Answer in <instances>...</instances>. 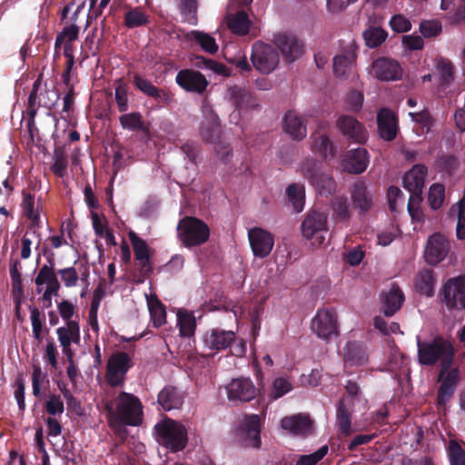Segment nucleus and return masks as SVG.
Segmentation results:
<instances>
[{"mask_svg":"<svg viewBox=\"0 0 465 465\" xmlns=\"http://www.w3.org/2000/svg\"><path fill=\"white\" fill-rule=\"evenodd\" d=\"M108 421L112 427L138 426L143 421V406L133 394L121 392L106 404Z\"/></svg>","mask_w":465,"mask_h":465,"instance_id":"1","label":"nucleus"},{"mask_svg":"<svg viewBox=\"0 0 465 465\" xmlns=\"http://www.w3.org/2000/svg\"><path fill=\"white\" fill-rule=\"evenodd\" d=\"M419 361L423 365H434L440 362L442 366H450L454 356L451 342L444 338L437 337L431 341H418Z\"/></svg>","mask_w":465,"mask_h":465,"instance_id":"2","label":"nucleus"},{"mask_svg":"<svg viewBox=\"0 0 465 465\" xmlns=\"http://www.w3.org/2000/svg\"><path fill=\"white\" fill-rule=\"evenodd\" d=\"M178 237L187 247L204 243L210 236V229L206 223L194 217H184L177 226Z\"/></svg>","mask_w":465,"mask_h":465,"instance_id":"3","label":"nucleus"},{"mask_svg":"<svg viewBox=\"0 0 465 465\" xmlns=\"http://www.w3.org/2000/svg\"><path fill=\"white\" fill-rule=\"evenodd\" d=\"M159 440L173 451L183 450L187 441L184 426L173 420L166 419L155 426Z\"/></svg>","mask_w":465,"mask_h":465,"instance_id":"4","label":"nucleus"},{"mask_svg":"<svg viewBox=\"0 0 465 465\" xmlns=\"http://www.w3.org/2000/svg\"><path fill=\"white\" fill-rule=\"evenodd\" d=\"M302 233L312 246H322L329 235L327 215L318 212L309 213L302 223Z\"/></svg>","mask_w":465,"mask_h":465,"instance_id":"5","label":"nucleus"},{"mask_svg":"<svg viewBox=\"0 0 465 465\" xmlns=\"http://www.w3.org/2000/svg\"><path fill=\"white\" fill-rule=\"evenodd\" d=\"M300 173L321 194L331 193L335 189V182L330 173L322 172L320 163L313 159L304 160Z\"/></svg>","mask_w":465,"mask_h":465,"instance_id":"6","label":"nucleus"},{"mask_svg":"<svg viewBox=\"0 0 465 465\" xmlns=\"http://www.w3.org/2000/svg\"><path fill=\"white\" fill-rule=\"evenodd\" d=\"M251 60L256 70L268 74L278 67L280 55L273 46L259 41L252 45Z\"/></svg>","mask_w":465,"mask_h":465,"instance_id":"7","label":"nucleus"},{"mask_svg":"<svg viewBox=\"0 0 465 465\" xmlns=\"http://www.w3.org/2000/svg\"><path fill=\"white\" fill-rule=\"evenodd\" d=\"M312 331L322 340L336 337L339 333L336 312L329 308L318 310L312 321Z\"/></svg>","mask_w":465,"mask_h":465,"instance_id":"8","label":"nucleus"},{"mask_svg":"<svg viewBox=\"0 0 465 465\" xmlns=\"http://www.w3.org/2000/svg\"><path fill=\"white\" fill-rule=\"evenodd\" d=\"M368 73L381 81H396L401 78L403 70L398 61L379 57L372 62Z\"/></svg>","mask_w":465,"mask_h":465,"instance_id":"9","label":"nucleus"},{"mask_svg":"<svg viewBox=\"0 0 465 465\" xmlns=\"http://www.w3.org/2000/svg\"><path fill=\"white\" fill-rule=\"evenodd\" d=\"M131 367V357L126 352L117 351L107 362L106 379L110 385L118 386L124 382L126 372Z\"/></svg>","mask_w":465,"mask_h":465,"instance_id":"10","label":"nucleus"},{"mask_svg":"<svg viewBox=\"0 0 465 465\" xmlns=\"http://www.w3.org/2000/svg\"><path fill=\"white\" fill-rule=\"evenodd\" d=\"M450 251V243L441 233H434L429 237L424 251L425 261L436 265L445 260Z\"/></svg>","mask_w":465,"mask_h":465,"instance_id":"11","label":"nucleus"},{"mask_svg":"<svg viewBox=\"0 0 465 465\" xmlns=\"http://www.w3.org/2000/svg\"><path fill=\"white\" fill-rule=\"evenodd\" d=\"M248 240L253 255L258 258L268 256L274 245L273 235L260 227H254L248 231Z\"/></svg>","mask_w":465,"mask_h":465,"instance_id":"12","label":"nucleus"},{"mask_svg":"<svg viewBox=\"0 0 465 465\" xmlns=\"http://www.w3.org/2000/svg\"><path fill=\"white\" fill-rule=\"evenodd\" d=\"M55 332L63 353L72 361L74 357L72 345L79 344L81 340L79 322L70 321L57 328Z\"/></svg>","mask_w":465,"mask_h":465,"instance_id":"13","label":"nucleus"},{"mask_svg":"<svg viewBox=\"0 0 465 465\" xmlns=\"http://www.w3.org/2000/svg\"><path fill=\"white\" fill-rule=\"evenodd\" d=\"M357 62V50L349 45L333 57L332 71L335 77L347 79L354 71Z\"/></svg>","mask_w":465,"mask_h":465,"instance_id":"14","label":"nucleus"},{"mask_svg":"<svg viewBox=\"0 0 465 465\" xmlns=\"http://www.w3.org/2000/svg\"><path fill=\"white\" fill-rule=\"evenodd\" d=\"M227 396L231 401H250L258 394V389L249 378H237L231 381L226 387Z\"/></svg>","mask_w":465,"mask_h":465,"instance_id":"15","label":"nucleus"},{"mask_svg":"<svg viewBox=\"0 0 465 465\" xmlns=\"http://www.w3.org/2000/svg\"><path fill=\"white\" fill-rule=\"evenodd\" d=\"M274 43L287 62H293L303 54L302 43L292 34L279 33L275 35Z\"/></svg>","mask_w":465,"mask_h":465,"instance_id":"16","label":"nucleus"},{"mask_svg":"<svg viewBox=\"0 0 465 465\" xmlns=\"http://www.w3.org/2000/svg\"><path fill=\"white\" fill-rule=\"evenodd\" d=\"M442 294L449 307L465 308V276L450 279L442 287Z\"/></svg>","mask_w":465,"mask_h":465,"instance_id":"17","label":"nucleus"},{"mask_svg":"<svg viewBox=\"0 0 465 465\" xmlns=\"http://www.w3.org/2000/svg\"><path fill=\"white\" fill-rule=\"evenodd\" d=\"M370 163L369 153L364 148H356L348 151L341 159V167L350 173H363Z\"/></svg>","mask_w":465,"mask_h":465,"instance_id":"18","label":"nucleus"},{"mask_svg":"<svg viewBox=\"0 0 465 465\" xmlns=\"http://www.w3.org/2000/svg\"><path fill=\"white\" fill-rule=\"evenodd\" d=\"M450 366H442L439 380L441 385L438 393L439 404H445L454 392L455 387L459 381V370L457 368L449 369Z\"/></svg>","mask_w":465,"mask_h":465,"instance_id":"19","label":"nucleus"},{"mask_svg":"<svg viewBox=\"0 0 465 465\" xmlns=\"http://www.w3.org/2000/svg\"><path fill=\"white\" fill-rule=\"evenodd\" d=\"M260 430L261 420L258 415L252 414L242 419L240 433L244 438L247 447L258 448L260 446Z\"/></svg>","mask_w":465,"mask_h":465,"instance_id":"20","label":"nucleus"},{"mask_svg":"<svg viewBox=\"0 0 465 465\" xmlns=\"http://www.w3.org/2000/svg\"><path fill=\"white\" fill-rule=\"evenodd\" d=\"M177 84L186 91L202 93L205 90L208 82L199 72L193 70H181L176 75Z\"/></svg>","mask_w":465,"mask_h":465,"instance_id":"21","label":"nucleus"},{"mask_svg":"<svg viewBox=\"0 0 465 465\" xmlns=\"http://www.w3.org/2000/svg\"><path fill=\"white\" fill-rule=\"evenodd\" d=\"M337 126L341 133L348 138L363 143L367 139V132L362 124L351 116H341L337 120Z\"/></svg>","mask_w":465,"mask_h":465,"instance_id":"22","label":"nucleus"},{"mask_svg":"<svg viewBox=\"0 0 465 465\" xmlns=\"http://www.w3.org/2000/svg\"><path fill=\"white\" fill-rule=\"evenodd\" d=\"M346 369H353L365 365L369 357L364 346L356 341H350L343 350Z\"/></svg>","mask_w":465,"mask_h":465,"instance_id":"23","label":"nucleus"},{"mask_svg":"<svg viewBox=\"0 0 465 465\" xmlns=\"http://www.w3.org/2000/svg\"><path fill=\"white\" fill-rule=\"evenodd\" d=\"M235 340V333L232 331L212 329L203 336L204 346L210 350H224Z\"/></svg>","mask_w":465,"mask_h":465,"instance_id":"24","label":"nucleus"},{"mask_svg":"<svg viewBox=\"0 0 465 465\" xmlns=\"http://www.w3.org/2000/svg\"><path fill=\"white\" fill-rule=\"evenodd\" d=\"M281 427L293 435H307L312 431V422L309 416L304 414L283 418L281 421Z\"/></svg>","mask_w":465,"mask_h":465,"instance_id":"25","label":"nucleus"},{"mask_svg":"<svg viewBox=\"0 0 465 465\" xmlns=\"http://www.w3.org/2000/svg\"><path fill=\"white\" fill-rule=\"evenodd\" d=\"M427 168L421 164L414 165L403 176V186L411 193L418 195L424 187Z\"/></svg>","mask_w":465,"mask_h":465,"instance_id":"26","label":"nucleus"},{"mask_svg":"<svg viewBox=\"0 0 465 465\" xmlns=\"http://www.w3.org/2000/svg\"><path fill=\"white\" fill-rule=\"evenodd\" d=\"M333 231H341L349 225L351 212L346 198L335 197L331 203Z\"/></svg>","mask_w":465,"mask_h":465,"instance_id":"27","label":"nucleus"},{"mask_svg":"<svg viewBox=\"0 0 465 465\" xmlns=\"http://www.w3.org/2000/svg\"><path fill=\"white\" fill-rule=\"evenodd\" d=\"M378 129L381 137L391 141L396 137L398 125L395 114L389 109H381L378 114Z\"/></svg>","mask_w":465,"mask_h":465,"instance_id":"28","label":"nucleus"},{"mask_svg":"<svg viewBox=\"0 0 465 465\" xmlns=\"http://www.w3.org/2000/svg\"><path fill=\"white\" fill-rule=\"evenodd\" d=\"M282 128L287 134L296 140H302L307 134L306 126L302 116L294 111H289L285 114L282 121Z\"/></svg>","mask_w":465,"mask_h":465,"instance_id":"29","label":"nucleus"},{"mask_svg":"<svg viewBox=\"0 0 465 465\" xmlns=\"http://www.w3.org/2000/svg\"><path fill=\"white\" fill-rule=\"evenodd\" d=\"M36 291L41 293L44 291L59 292L60 283L52 267L44 265L40 268L35 280Z\"/></svg>","mask_w":465,"mask_h":465,"instance_id":"30","label":"nucleus"},{"mask_svg":"<svg viewBox=\"0 0 465 465\" xmlns=\"http://www.w3.org/2000/svg\"><path fill=\"white\" fill-rule=\"evenodd\" d=\"M404 302V294L399 286L393 284L382 294L381 311L386 316H392L399 311Z\"/></svg>","mask_w":465,"mask_h":465,"instance_id":"31","label":"nucleus"},{"mask_svg":"<svg viewBox=\"0 0 465 465\" xmlns=\"http://www.w3.org/2000/svg\"><path fill=\"white\" fill-rule=\"evenodd\" d=\"M129 238L134 248L135 259L139 262L143 274L151 272L149 248L145 241L138 237L134 232L129 233Z\"/></svg>","mask_w":465,"mask_h":465,"instance_id":"32","label":"nucleus"},{"mask_svg":"<svg viewBox=\"0 0 465 465\" xmlns=\"http://www.w3.org/2000/svg\"><path fill=\"white\" fill-rule=\"evenodd\" d=\"M147 307L154 327L158 328L166 323V310L154 293L145 294Z\"/></svg>","mask_w":465,"mask_h":465,"instance_id":"33","label":"nucleus"},{"mask_svg":"<svg viewBox=\"0 0 465 465\" xmlns=\"http://www.w3.org/2000/svg\"><path fill=\"white\" fill-rule=\"evenodd\" d=\"M436 279L431 269H423L419 272L415 279V290L425 296H432L434 293Z\"/></svg>","mask_w":465,"mask_h":465,"instance_id":"34","label":"nucleus"},{"mask_svg":"<svg viewBox=\"0 0 465 465\" xmlns=\"http://www.w3.org/2000/svg\"><path fill=\"white\" fill-rule=\"evenodd\" d=\"M228 28L235 35H245L249 33L252 22L243 11L228 15L226 17Z\"/></svg>","mask_w":465,"mask_h":465,"instance_id":"35","label":"nucleus"},{"mask_svg":"<svg viewBox=\"0 0 465 465\" xmlns=\"http://www.w3.org/2000/svg\"><path fill=\"white\" fill-rule=\"evenodd\" d=\"M177 326L182 337H192L196 329V319L193 312L185 309L177 311Z\"/></svg>","mask_w":465,"mask_h":465,"instance_id":"36","label":"nucleus"},{"mask_svg":"<svg viewBox=\"0 0 465 465\" xmlns=\"http://www.w3.org/2000/svg\"><path fill=\"white\" fill-rule=\"evenodd\" d=\"M158 402L165 411L178 409L183 404V397L175 388L165 387L158 395Z\"/></svg>","mask_w":465,"mask_h":465,"instance_id":"37","label":"nucleus"},{"mask_svg":"<svg viewBox=\"0 0 465 465\" xmlns=\"http://www.w3.org/2000/svg\"><path fill=\"white\" fill-rule=\"evenodd\" d=\"M92 224L95 234L105 240L108 245H115V238L108 228L106 220L96 213H92Z\"/></svg>","mask_w":465,"mask_h":465,"instance_id":"38","label":"nucleus"},{"mask_svg":"<svg viewBox=\"0 0 465 465\" xmlns=\"http://www.w3.org/2000/svg\"><path fill=\"white\" fill-rule=\"evenodd\" d=\"M187 37L199 45L204 52L214 54L218 51V45L215 39L208 34L200 31H192L187 35Z\"/></svg>","mask_w":465,"mask_h":465,"instance_id":"39","label":"nucleus"},{"mask_svg":"<svg viewBox=\"0 0 465 465\" xmlns=\"http://www.w3.org/2000/svg\"><path fill=\"white\" fill-rule=\"evenodd\" d=\"M351 199L355 208L360 209L361 212H367L371 206V200L368 196L366 187L362 183H355Z\"/></svg>","mask_w":465,"mask_h":465,"instance_id":"40","label":"nucleus"},{"mask_svg":"<svg viewBox=\"0 0 465 465\" xmlns=\"http://www.w3.org/2000/svg\"><path fill=\"white\" fill-rule=\"evenodd\" d=\"M287 195L296 212L302 211L305 202V188L302 183H292L287 188Z\"/></svg>","mask_w":465,"mask_h":465,"instance_id":"41","label":"nucleus"},{"mask_svg":"<svg viewBox=\"0 0 465 465\" xmlns=\"http://www.w3.org/2000/svg\"><path fill=\"white\" fill-rule=\"evenodd\" d=\"M388 34L379 26H370L363 32L366 45L370 48L380 46L387 38Z\"/></svg>","mask_w":465,"mask_h":465,"instance_id":"42","label":"nucleus"},{"mask_svg":"<svg viewBox=\"0 0 465 465\" xmlns=\"http://www.w3.org/2000/svg\"><path fill=\"white\" fill-rule=\"evenodd\" d=\"M134 84L141 92L148 96L153 97L159 101L164 100L165 94L155 87L149 80L142 77L139 74L134 76Z\"/></svg>","mask_w":465,"mask_h":465,"instance_id":"43","label":"nucleus"},{"mask_svg":"<svg viewBox=\"0 0 465 465\" xmlns=\"http://www.w3.org/2000/svg\"><path fill=\"white\" fill-rule=\"evenodd\" d=\"M22 207L27 218L33 223H38L40 218L39 203H37L35 206V197L30 193H23Z\"/></svg>","mask_w":465,"mask_h":465,"instance_id":"44","label":"nucleus"},{"mask_svg":"<svg viewBox=\"0 0 465 465\" xmlns=\"http://www.w3.org/2000/svg\"><path fill=\"white\" fill-rule=\"evenodd\" d=\"M147 23V15L139 7L131 8L124 15V25L128 28L143 26Z\"/></svg>","mask_w":465,"mask_h":465,"instance_id":"45","label":"nucleus"},{"mask_svg":"<svg viewBox=\"0 0 465 465\" xmlns=\"http://www.w3.org/2000/svg\"><path fill=\"white\" fill-rule=\"evenodd\" d=\"M450 213L457 215V236L465 239V190L462 198L450 209Z\"/></svg>","mask_w":465,"mask_h":465,"instance_id":"46","label":"nucleus"},{"mask_svg":"<svg viewBox=\"0 0 465 465\" xmlns=\"http://www.w3.org/2000/svg\"><path fill=\"white\" fill-rule=\"evenodd\" d=\"M292 390V384L290 380L286 377H277L273 380L270 398L272 400H277Z\"/></svg>","mask_w":465,"mask_h":465,"instance_id":"47","label":"nucleus"},{"mask_svg":"<svg viewBox=\"0 0 465 465\" xmlns=\"http://www.w3.org/2000/svg\"><path fill=\"white\" fill-rule=\"evenodd\" d=\"M410 116L415 122L414 129L419 135L424 134L430 130L432 119L428 112L410 113Z\"/></svg>","mask_w":465,"mask_h":465,"instance_id":"48","label":"nucleus"},{"mask_svg":"<svg viewBox=\"0 0 465 465\" xmlns=\"http://www.w3.org/2000/svg\"><path fill=\"white\" fill-rule=\"evenodd\" d=\"M312 149L324 158H332L335 153V149L332 143L325 135H319L314 137Z\"/></svg>","mask_w":465,"mask_h":465,"instance_id":"49","label":"nucleus"},{"mask_svg":"<svg viewBox=\"0 0 465 465\" xmlns=\"http://www.w3.org/2000/svg\"><path fill=\"white\" fill-rule=\"evenodd\" d=\"M420 33L425 38L436 37L442 32V25L439 20H424L420 24Z\"/></svg>","mask_w":465,"mask_h":465,"instance_id":"50","label":"nucleus"},{"mask_svg":"<svg viewBox=\"0 0 465 465\" xmlns=\"http://www.w3.org/2000/svg\"><path fill=\"white\" fill-rule=\"evenodd\" d=\"M445 200V188L442 184L434 183L430 186L428 195L430 205L434 210L441 207Z\"/></svg>","mask_w":465,"mask_h":465,"instance_id":"51","label":"nucleus"},{"mask_svg":"<svg viewBox=\"0 0 465 465\" xmlns=\"http://www.w3.org/2000/svg\"><path fill=\"white\" fill-rule=\"evenodd\" d=\"M120 123L124 129L141 130L143 128V122L140 113L124 114L120 116Z\"/></svg>","mask_w":465,"mask_h":465,"instance_id":"52","label":"nucleus"},{"mask_svg":"<svg viewBox=\"0 0 465 465\" xmlns=\"http://www.w3.org/2000/svg\"><path fill=\"white\" fill-rule=\"evenodd\" d=\"M220 134V126L215 115L211 114L207 125H203L201 130L202 137L207 142H213Z\"/></svg>","mask_w":465,"mask_h":465,"instance_id":"53","label":"nucleus"},{"mask_svg":"<svg viewBox=\"0 0 465 465\" xmlns=\"http://www.w3.org/2000/svg\"><path fill=\"white\" fill-rule=\"evenodd\" d=\"M196 7V0L180 1V9L185 22L191 25H195L197 23Z\"/></svg>","mask_w":465,"mask_h":465,"instance_id":"54","label":"nucleus"},{"mask_svg":"<svg viewBox=\"0 0 465 465\" xmlns=\"http://www.w3.org/2000/svg\"><path fill=\"white\" fill-rule=\"evenodd\" d=\"M448 455L450 465H465V451L455 440H450L448 445Z\"/></svg>","mask_w":465,"mask_h":465,"instance_id":"55","label":"nucleus"},{"mask_svg":"<svg viewBox=\"0 0 465 465\" xmlns=\"http://www.w3.org/2000/svg\"><path fill=\"white\" fill-rule=\"evenodd\" d=\"M128 92L127 84L118 81L115 87V101L120 112H125L128 109Z\"/></svg>","mask_w":465,"mask_h":465,"instance_id":"56","label":"nucleus"},{"mask_svg":"<svg viewBox=\"0 0 465 465\" xmlns=\"http://www.w3.org/2000/svg\"><path fill=\"white\" fill-rule=\"evenodd\" d=\"M58 312L65 323L70 321H78L75 315L76 305L69 300H62L57 304Z\"/></svg>","mask_w":465,"mask_h":465,"instance_id":"57","label":"nucleus"},{"mask_svg":"<svg viewBox=\"0 0 465 465\" xmlns=\"http://www.w3.org/2000/svg\"><path fill=\"white\" fill-rule=\"evenodd\" d=\"M195 64L202 68L210 69L213 72L221 75H229V71L225 65L212 59L197 57V62L195 63Z\"/></svg>","mask_w":465,"mask_h":465,"instance_id":"58","label":"nucleus"},{"mask_svg":"<svg viewBox=\"0 0 465 465\" xmlns=\"http://www.w3.org/2000/svg\"><path fill=\"white\" fill-rule=\"evenodd\" d=\"M364 255L365 251L361 246L358 245L347 250L343 253V260L351 266H357L362 262Z\"/></svg>","mask_w":465,"mask_h":465,"instance_id":"59","label":"nucleus"},{"mask_svg":"<svg viewBox=\"0 0 465 465\" xmlns=\"http://www.w3.org/2000/svg\"><path fill=\"white\" fill-rule=\"evenodd\" d=\"M327 452L328 447L322 446L312 454L300 456L295 465H316L327 454Z\"/></svg>","mask_w":465,"mask_h":465,"instance_id":"60","label":"nucleus"},{"mask_svg":"<svg viewBox=\"0 0 465 465\" xmlns=\"http://www.w3.org/2000/svg\"><path fill=\"white\" fill-rule=\"evenodd\" d=\"M64 284L67 288H72L77 285L79 281V274L74 267H67L58 271Z\"/></svg>","mask_w":465,"mask_h":465,"instance_id":"61","label":"nucleus"},{"mask_svg":"<svg viewBox=\"0 0 465 465\" xmlns=\"http://www.w3.org/2000/svg\"><path fill=\"white\" fill-rule=\"evenodd\" d=\"M337 424L345 436H349L352 432L350 414L343 406L337 411Z\"/></svg>","mask_w":465,"mask_h":465,"instance_id":"62","label":"nucleus"},{"mask_svg":"<svg viewBox=\"0 0 465 465\" xmlns=\"http://www.w3.org/2000/svg\"><path fill=\"white\" fill-rule=\"evenodd\" d=\"M391 29L397 33H405L411 29V21L402 15H395L390 21Z\"/></svg>","mask_w":465,"mask_h":465,"instance_id":"63","label":"nucleus"},{"mask_svg":"<svg viewBox=\"0 0 465 465\" xmlns=\"http://www.w3.org/2000/svg\"><path fill=\"white\" fill-rule=\"evenodd\" d=\"M401 43L403 47L409 51L421 50L424 45L422 37L414 34L403 35Z\"/></svg>","mask_w":465,"mask_h":465,"instance_id":"64","label":"nucleus"}]
</instances>
